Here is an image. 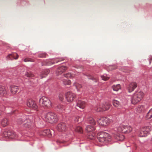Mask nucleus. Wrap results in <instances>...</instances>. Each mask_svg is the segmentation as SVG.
I'll use <instances>...</instances> for the list:
<instances>
[{"mask_svg": "<svg viewBox=\"0 0 152 152\" xmlns=\"http://www.w3.org/2000/svg\"><path fill=\"white\" fill-rule=\"evenodd\" d=\"M97 137L99 142H106L111 140L109 134L103 132H99L97 135Z\"/></svg>", "mask_w": 152, "mask_h": 152, "instance_id": "1", "label": "nucleus"}, {"mask_svg": "<svg viewBox=\"0 0 152 152\" xmlns=\"http://www.w3.org/2000/svg\"><path fill=\"white\" fill-rule=\"evenodd\" d=\"M144 95V93L142 91L136 92L134 94L132 97V103L134 104H136L142 99Z\"/></svg>", "mask_w": 152, "mask_h": 152, "instance_id": "2", "label": "nucleus"}, {"mask_svg": "<svg viewBox=\"0 0 152 152\" xmlns=\"http://www.w3.org/2000/svg\"><path fill=\"white\" fill-rule=\"evenodd\" d=\"M3 136L6 137H8L11 139H15L18 136L15 132L11 131L6 130L3 133Z\"/></svg>", "mask_w": 152, "mask_h": 152, "instance_id": "3", "label": "nucleus"}, {"mask_svg": "<svg viewBox=\"0 0 152 152\" xmlns=\"http://www.w3.org/2000/svg\"><path fill=\"white\" fill-rule=\"evenodd\" d=\"M112 122L111 120L107 117L102 118L97 120V122L102 126H106Z\"/></svg>", "mask_w": 152, "mask_h": 152, "instance_id": "4", "label": "nucleus"}, {"mask_svg": "<svg viewBox=\"0 0 152 152\" xmlns=\"http://www.w3.org/2000/svg\"><path fill=\"white\" fill-rule=\"evenodd\" d=\"M48 122L52 124L56 122L58 119L56 114L52 112H48Z\"/></svg>", "mask_w": 152, "mask_h": 152, "instance_id": "5", "label": "nucleus"}, {"mask_svg": "<svg viewBox=\"0 0 152 152\" xmlns=\"http://www.w3.org/2000/svg\"><path fill=\"white\" fill-rule=\"evenodd\" d=\"M110 104L106 103L100 105L99 107H96L95 108V110L97 112L107 110L110 108Z\"/></svg>", "mask_w": 152, "mask_h": 152, "instance_id": "6", "label": "nucleus"}, {"mask_svg": "<svg viewBox=\"0 0 152 152\" xmlns=\"http://www.w3.org/2000/svg\"><path fill=\"white\" fill-rule=\"evenodd\" d=\"M151 129V128L149 126L144 127L140 131L139 135L140 137H142L146 136L147 134L149 133Z\"/></svg>", "mask_w": 152, "mask_h": 152, "instance_id": "7", "label": "nucleus"}, {"mask_svg": "<svg viewBox=\"0 0 152 152\" xmlns=\"http://www.w3.org/2000/svg\"><path fill=\"white\" fill-rule=\"evenodd\" d=\"M66 98L68 102H72L75 97V94L70 92H67L66 94Z\"/></svg>", "mask_w": 152, "mask_h": 152, "instance_id": "8", "label": "nucleus"}, {"mask_svg": "<svg viewBox=\"0 0 152 152\" xmlns=\"http://www.w3.org/2000/svg\"><path fill=\"white\" fill-rule=\"evenodd\" d=\"M67 128V126L66 123L63 122L59 123L57 127V130L62 132L65 131Z\"/></svg>", "mask_w": 152, "mask_h": 152, "instance_id": "9", "label": "nucleus"}, {"mask_svg": "<svg viewBox=\"0 0 152 152\" xmlns=\"http://www.w3.org/2000/svg\"><path fill=\"white\" fill-rule=\"evenodd\" d=\"M27 106L34 110L37 109V106L34 102V101L32 99H29L27 100L26 103Z\"/></svg>", "mask_w": 152, "mask_h": 152, "instance_id": "10", "label": "nucleus"}, {"mask_svg": "<svg viewBox=\"0 0 152 152\" xmlns=\"http://www.w3.org/2000/svg\"><path fill=\"white\" fill-rule=\"evenodd\" d=\"M0 95L1 96L7 97V89L4 86L0 85Z\"/></svg>", "mask_w": 152, "mask_h": 152, "instance_id": "11", "label": "nucleus"}, {"mask_svg": "<svg viewBox=\"0 0 152 152\" xmlns=\"http://www.w3.org/2000/svg\"><path fill=\"white\" fill-rule=\"evenodd\" d=\"M85 106V102L82 100H79L77 102L76 108L78 110V108L84 109Z\"/></svg>", "mask_w": 152, "mask_h": 152, "instance_id": "12", "label": "nucleus"}, {"mask_svg": "<svg viewBox=\"0 0 152 152\" xmlns=\"http://www.w3.org/2000/svg\"><path fill=\"white\" fill-rule=\"evenodd\" d=\"M66 66H61L58 67L56 70V74L57 75H61L66 69Z\"/></svg>", "mask_w": 152, "mask_h": 152, "instance_id": "13", "label": "nucleus"}, {"mask_svg": "<svg viewBox=\"0 0 152 152\" xmlns=\"http://www.w3.org/2000/svg\"><path fill=\"white\" fill-rule=\"evenodd\" d=\"M48 98L45 96H43L40 99L39 102L40 104H42V106H47L48 105Z\"/></svg>", "mask_w": 152, "mask_h": 152, "instance_id": "14", "label": "nucleus"}, {"mask_svg": "<svg viewBox=\"0 0 152 152\" xmlns=\"http://www.w3.org/2000/svg\"><path fill=\"white\" fill-rule=\"evenodd\" d=\"M137 86V85L135 82H133L130 83L128 87L129 92H131L133 91Z\"/></svg>", "mask_w": 152, "mask_h": 152, "instance_id": "15", "label": "nucleus"}, {"mask_svg": "<svg viewBox=\"0 0 152 152\" xmlns=\"http://www.w3.org/2000/svg\"><path fill=\"white\" fill-rule=\"evenodd\" d=\"M148 108V105L147 104L141 105L138 106L137 108V110L139 113L144 112Z\"/></svg>", "mask_w": 152, "mask_h": 152, "instance_id": "16", "label": "nucleus"}, {"mask_svg": "<svg viewBox=\"0 0 152 152\" xmlns=\"http://www.w3.org/2000/svg\"><path fill=\"white\" fill-rule=\"evenodd\" d=\"M31 125V121L29 118H25L24 121L23 126L25 128H30Z\"/></svg>", "mask_w": 152, "mask_h": 152, "instance_id": "17", "label": "nucleus"}, {"mask_svg": "<svg viewBox=\"0 0 152 152\" xmlns=\"http://www.w3.org/2000/svg\"><path fill=\"white\" fill-rule=\"evenodd\" d=\"M113 103L114 106L118 109H120L122 105L121 102L116 100L114 99L113 101Z\"/></svg>", "mask_w": 152, "mask_h": 152, "instance_id": "18", "label": "nucleus"}, {"mask_svg": "<svg viewBox=\"0 0 152 152\" xmlns=\"http://www.w3.org/2000/svg\"><path fill=\"white\" fill-rule=\"evenodd\" d=\"M18 89L19 88L18 86L14 85H11L10 87V91L13 94H15L16 93Z\"/></svg>", "mask_w": 152, "mask_h": 152, "instance_id": "19", "label": "nucleus"}, {"mask_svg": "<svg viewBox=\"0 0 152 152\" xmlns=\"http://www.w3.org/2000/svg\"><path fill=\"white\" fill-rule=\"evenodd\" d=\"M125 126L122 124L120 125L119 126L116 128L117 131L118 132L124 133V131H125Z\"/></svg>", "mask_w": 152, "mask_h": 152, "instance_id": "20", "label": "nucleus"}, {"mask_svg": "<svg viewBox=\"0 0 152 152\" xmlns=\"http://www.w3.org/2000/svg\"><path fill=\"white\" fill-rule=\"evenodd\" d=\"M114 137L117 140L120 141H123L125 138L124 136L123 135L120 134L115 135Z\"/></svg>", "mask_w": 152, "mask_h": 152, "instance_id": "21", "label": "nucleus"}, {"mask_svg": "<svg viewBox=\"0 0 152 152\" xmlns=\"http://www.w3.org/2000/svg\"><path fill=\"white\" fill-rule=\"evenodd\" d=\"M132 127L130 126H125V131H124V133H129L132 130Z\"/></svg>", "mask_w": 152, "mask_h": 152, "instance_id": "22", "label": "nucleus"}, {"mask_svg": "<svg viewBox=\"0 0 152 152\" xmlns=\"http://www.w3.org/2000/svg\"><path fill=\"white\" fill-rule=\"evenodd\" d=\"M63 82V84L65 85H69L71 84V81L67 79L63 78L61 79Z\"/></svg>", "mask_w": 152, "mask_h": 152, "instance_id": "23", "label": "nucleus"}, {"mask_svg": "<svg viewBox=\"0 0 152 152\" xmlns=\"http://www.w3.org/2000/svg\"><path fill=\"white\" fill-rule=\"evenodd\" d=\"M95 130V127L93 126L89 125L87 126L86 128V130L88 132H91Z\"/></svg>", "mask_w": 152, "mask_h": 152, "instance_id": "24", "label": "nucleus"}, {"mask_svg": "<svg viewBox=\"0 0 152 152\" xmlns=\"http://www.w3.org/2000/svg\"><path fill=\"white\" fill-rule=\"evenodd\" d=\"M25 118L24 117L19 118L17 121L18 124L20 125L22 124L23 125L24 121L25 120Z\"/></svg>", "mask_w": 152, "mask_h": 152, "instance_id": "25", "label": "nucleus"}, {"mask_svg": "<svg viewBox=\"0 0 152 152\" xmlns=\"http://www.w3.org/2000/svg\"><path fill=\"white\" fill-rule=\"evenodd\" d=\"M146 117L147 119H150L152 118V108L147 113Z\"/></svg>", "mask_w": 152, "mask_h": 152, "instance_id": "26", "label": "nucleus"}, {"mask_svg": "<svg viewBox=\"0 0 152 152\" xmlns=\"http://www.w3.org/2000/svg\"><path fill=\"white\" fill-rule=\"evenodd\" d=\"M112 88L113 91H117L121 89V86L119 84L114 85L113 86Z\"/></svg>", "mask_w": 152, "mask_h": 152, "instance_id": "27", "label": "nucleus"}, {"mask_svg": "<svg viewBox=\"0 0 152 152\" xmlns=\"http://www.w3.org/2000/svg\"><path fill=\"white\" fill-rule=\"evenodd\" d=\"M1 124L4 127L5 126L8 124V120L6 118L3 119L1 121Z\"/></svg>", "mask_w": 152, "mask_h": 152, "instance_id": "28", "label": "nucleus"}, {"mask_svg": "<svg viewBox=\"0 0 152 152\" xmlns=\"http://www.w3.org/2000/svg\"><path fill=\"white\" fill-rule=\"evenodd\" d=\"M73 85L75 86L78 91H81V90L80 89V88H82V86L81 85L77 84L76 83H73Z\"/></svg>", "mask_w": 152, "mask_h": 152, "instance_id": "29", "label": "nucleus"}, {"mask_svg": "<svg viewBox=\"0 0 152 152\" xmlns=\"http://www.w3.org/2000/svg\"><path fill=\"white\" fill-rule=\"evenodd\" d=\"M58 110L59 111H63L64 110V107L61 104H58L57 106Z\"/></svg>", "mask_w": 152, "mask_h": 152, "instance_id": "30", "label": "nucleus"}, {"mask_svg": "<svg viewBox=\"0 0 152 152\" xmlns=\"http://www.w3.org/2000/svg\"><path fill=\"white\" fill-rule=\"evenodd\" d=\"M6 111L7 112V113L8 114H10L13 113V109L12 108L10 107H7L6 108Z\"/></svg>", "mask_w": 152, "mask_h": 152, "instance_id": "31", "label": "nucleus"}, {"mask_svg": "<svg viewBox=\"0 0 152 152\" xmlns=\"http://www.w3.org/2000/svg\"><path fill=\"white\" fill-rule=\"evenodd\" d=\"M88 121L89 123L92 125H94L95 124L96 122L94 120L92 117L89 118L88 119Z\"/></svg>", "mask_w": 152, "mask_h": 152, "instance_id": "32", "label": "nucleus"}, {"mask_svg": "<svg viewBox=\"0 0 152 152\" xmlns=\"http://www.w3.org/2000/svg\"><path fill=\"white\" fill-rule=\"evenodd\" d=\"M75 131L80 133H82L83 130L82 128L79 126H77L76 127V128L75 129Z\"/></svg>", "mask_w": 152, "mask_h": 152, "instance_id": "33", "label": "nucleus"}, {"mask_svg": "<svg viewBox=\"0 0 152 152\" xmlns=\"http://www.w3.org/2000/svg\"><path fill=\"white\" fill-rule=\"evenodd\" d=\"M46 56V54L43 52H40L38 54V56L39 58L45 57Z\"/></svg>", "mask_w": 152, "mask_h": 152, "instance_id": "34", "label": "nucleus"}, {"mask_svg": "<svg viewBox=\"0 0 152 152\" xmlns=\"http://www.w3.org/2000/svg\"><path fill=\"white\" fill-rule=\"evenodd\" d=\"M72 75L70 73H68L64 75V77H65L66 78L71 77Z\"/></svg>", "mask_w": 152, "mask_h": 152, "instance_id": "35", "label": "nucleus"}, {"mask_svg": "<svg viewBox=\"0 0 152 152\" xmlns=\"http://www.w3.org/2000/svg\"><path fill=\"white\" fill-rule=\"evenodd\" d=\"M101 77L102 79L104 81L108 80L109 78V77H107L106 76L102 75Z\"/></svg>", "mask_w": 152, "mask_h": 152, "instance_id": "36", "label": "nucleus"}, {"mask_svg": "<svg viewBox=\"0 0 152 152\" xmlns=\"http://www.w3.org/2000/svg\"><path fill=\"white\" fill-rule=\"evenodd\" d=\"M23 61L25 62H29V61H30V62L33 61L32 59L30 58H25L23 60Z\"/></svg>", "mask_w": 152, "mask_h": 152, "instance_id": "37", "label": "nucleus"}, {"mask_svg": "<svg viewBox=\"0 0 152 152\" xmlns=\"http://www.w3.org/2000/svg\"><path fill=\"white\" fill-rule=\"evenodd\" d=\"M15 55H16V58H14L15 59H17L18 58L19 56H18V55L16 53L13 54V55H12L11 54H10L8 55V56H15Z\"/></svg>", "mask_w": 152, "mask_h": 152, "instance_id": "38", "label": "nucleus"}, {"mask_svg": "<svg viewBox=\"0 0 152 152\" xmlns=\"http://www.w3.org/2000/svg\"><path fill=\"white\" fill-rule=\"evenodd\" d=\"M55 63V62L53 60H51L50 59L48 60V65H51Z\"/></svg>", "mask_w": 152, "mask_h": 152, "instance_id": "39", "label": "nucleus"}, {"mask_svg": "<svg viewBox=\"0 0 152 152\" xmlns=\"http://www.w3.org/2000/svg\"><path fill=\"white\" fill-rule=\"evenodd\" d=\"M80 119L81 118L79 116H78L75 119V122H77L80 121Z\"/></svg>", "mask_w": 152, "mask_h": 152, "instance_id": "40", "label": "nucleus"}, {"mask_svg": "<svg viewBox=\"0 0 152 152\" xmlns=\"http://www.w3.org/2000/svg\"><path fill=\"white\" fill-rule=\"evenodd\" d=\"M48 137H51L52 136L51 134L50 131V130H48Z\"/></svg>", "mask_w": 152, "mask_h": 152, "instance_id": "41", "label": "nucleus"}, {"mask_svg": "<svg viewBox=\"0 0 152 152\" xmlns=\"http://www.w3.org/2000/svg\"><path fill=\"white\" fill-rule=\"evenodd\" d=\"M59 97L60 100L61 101H62L63 100V96L62 95L60 94L59 95Z\"/></svg>", "mask_w": 152, "mask_h": 152, "instance_id": "42", "label": "nucleus"}, {"mask_svg": "<svg viewBox=\"0 0 152 152\" xmlns=\"http://www.w3.org/2000/svg\"><path fill=\"white\" fill-rule=\"evenodd\" d=\"M150 58L149 59V63L151 64V60L152 59V56H150V58Z\"/></svg>", "mask_w": 152, "mask_h": 152, "instance_id": "43", "label": "nucleus"}, {"mask_svg": "<svg viewBox=\"0 0 152 152\" xmlns=\"http://www.w3.org/2000/svg\"><path fill=\"white\" fill-rule=\"evenodd\" d=\"M48 103H50V106H51V103L50 101V100L48 101Z\"/></svg>", "mask_w": 152, "mask_h": 152, "instance_id": "44", "label": "nucleus"}, {"mask_svg": "<svg viewBox=\"0 0 152 152\" xmlns=\"http://www.w3.org/2000/svg\"><path fill=\"white\" fill-rule=\"evenodd\" d=\"M40 76V77H41V79L42 78H43V77H46V76H45V75H44V76H42V75H41Z\"/></svg>", "mask_w": 152, "mask_h": 152, "instance_id": "45", "label": "nucleus"}, {"mask_svg": "<svg viewBox=\"0 0 152 152\" xmlns=\"http://www.w3.org/2000/svg\"><path fill=\"white\" fill-rule=\"evenodd\" d=\"M151 75H152V73L151 74Z\"/></svg>", "mask_w": 152, "mask_h": 152, "instance_id": "46", "label": "nucleus"}]
</instances>
